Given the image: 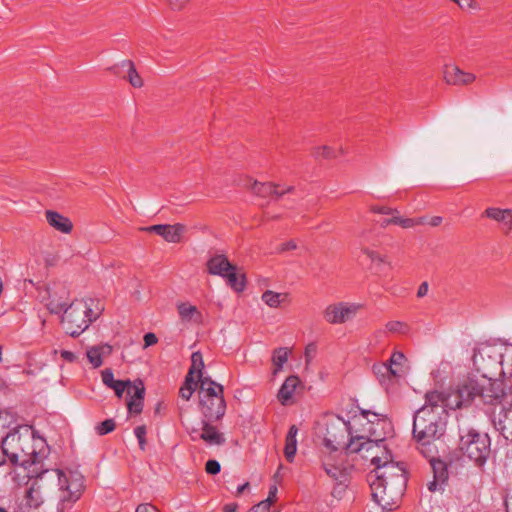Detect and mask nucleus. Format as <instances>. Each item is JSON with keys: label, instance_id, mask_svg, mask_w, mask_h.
<instances>
[{"label": "nucleus", "instance_id": "obj_1", "mask_svg": "<svg viewBox=\"0 0 512 512\" xmlns=\"http://www.w3.org/2000/svg\"><path fill=\"white\" fill-rule=\"evenodd\" d=\"M444 434L445 423L434 411L421 407L414 413L412 437L424 457H432L438 453L435 442Z\"/></svg>", "mask_w": 512, "mask_h": 512}, {"label": "nucleus", "instance_id": "obj_2", "mask_svg": "<svg viewBox=\"0 0 512 512\" xmlns=\"http://www.w3.org/2000/svg\"><path fill=\"white\" fill-rule=\"evenodd\" d=\"M0 451L8 457L13 465L27 467L42 461L41 451L37 452L34 440L28 432L21 434L18 431L8 433L1 437Z\"/></svg>", "mask_w": 512, "mask_h": 512}, {"label": "nucleus", "instance_id": "obj_3", "mask_svg": "<svg viewBox=\"0 0 512 512\" xmlns=\"http://www.w3.org/2000/svg\"><path fill=\"white\" fill-rule=\"evenodd\" d=\"M472 361L482 378H487L488 372L500 365L501 375L512 379V345L506 346L504 352L492 345H481L474 349Z\"/></svg>", "mask_w": 512, "mask_h": 512}, {"label": "nucleus", "instance_id": "obj_4", "mask_svg": "<svg viewBox=\"0 0 512 512\" xmlns=\"http://www.w3.org/2000/svg\"><path fill=\"white\" fill-rule=\"evenodd\" d=\"M90 302L89 304L85 300H74L63 311L61 324L70 336L78 337L99 317L100 312L93 311V301Z\"/></svg>", "mask_w": 512, "mask_h": 512}, {"label": "nucleus", "instance_id": "obj_5", "mask_svg": "<svg viewBox=\"0 0 512 512\" xmlns=\"http://www.w3.org/2000/svg\"><path fill=\"white\" fill-rule=\"evenodd\" d=\"M458 448L478 468H483L491 453V439L487 433L467 429L460 432Z\"/></svg>", "mask_w": 512, "mask_h": 512}, {"label": "nucleus", "instance_id": "obj_6", "mask_svg": "<svg viewBox=\"0 0 512 512\" xmlns=\"http://www.w3.org/2000/svg\"><path fill=\"white\" fill-rule=\"evenodd\" d=\"M53 472L58 478L59 490L61 492L57 512H65L80 499L85 489L84 477L81 473L72 470L64 472L56 469Z\"/></svg>", "mask_w": 512, "mask_h": 512}, {"label": "nucleus", "instance_id": "obj_7", "mask_svg": "<svg viewBox=\"0 0 512 512\" xmlns=\"http://www.w3.org/2000/svg\"><path fill=\"white\" fill-rule=\"evenodd\" d=\"M323 445L327 453L334 454L341 449L347 450V444L351 436L350 423L339 416H332L325 420Z\"/></svg>", "mask_w": 512, "mask_h": 512}, {"label": "nucleus", "instance_id": "obj_8", "mask_svg": "<svg viewBox=\"0 0 512 512\" xmlns=\"http://www.w3.org/2000/svg\"><path fill=\"white\" fill-rule=\"evenodd\" d=\"M372 464L375 469L369 474L370 482L394 485L400 491L407 486V473L404 466L394 461H385L379 456H372Z\"/></svg>", "mask_w": 512, "mask_h": 512}, {"label": "nucleus", "instance_id": "obj_9", "mask_svg": "<svg viewBox=\"0 0 512 512\" xmlns=\"http://www.w3.org/2000/svg\"><path fill=\"white\" fill-rule=\"evenodd\" d=\"M510 384L506 383L504 379H492L491 377L483 378V392L481 393V401L484 405L493 408H499L503 405L508 406L512 399V379H509Z\"/></svg>", "mask_w": 512, "mask_h": 512}, {"label": "nucleus", "instance_id": "obj_10", "mask_svg": "<svg viewBox=\"0 0 512 512\" xmlns=\"http://www.w3.org/2000/svg\"><path fill=\"white\" fill-rule=\"evenodd\" d=\"M483 392V379L480 380L474 375H468L457 385L454 396V408L467 407L472 404L475 398L481 399Z\"/></svg>", "mask_w": 512, "mask_h": 512}, {"label": "nucleus", "instance_id": "obj_11", "mask_svg": "<svg viewBox=\"0 0 512 512\" xmlns=\"http://www.w3.org/2000/svg\"><path fill=\"white\" fill-rule=\"evenodd\" d=\"M372 491V499L377 503L383 511H393L399 506L404 495L406 487L396 490L394 485L382 484L380 482H370Z\"/></svg>", "mask_w": 512, "mask_h": 512}, {"label": "nucleus", "instance_id": "obj_12", "mask_svg": "<svg viewBox=\"0 0 512 512\" xmlns=\"http://www.w3.org/2000/svg\"><path fill=\"white\" fill-rule=\"evenodd\" d=\"M491 422L494 428L504 437L512 442V399L508 406L503 405L498 411H489Z\"/></svg>", "mask_w": 512, "mask_h": 512}, {"label": "nucleus", "instance_id": "obj_13", "mask_svg": "<svg viewBox=\"0 0 512 512\" xmlns=\"http://www.w3.org/2000/svg\"><path fill=\"white\" fill-rule=\"evenodd\" d=\"M48 295L46 306L53 314L62 313L67 307L69 299V290L66 285L61 282H54L46 288Z\"/></svg>", "mask_w": 512, "mask_h": 512}, {"label": "nucleus", "instance_id": "obj_14", "mask_svg": "<svg viewBox=\"0 0 512 512\" xmlns=\"http://www.w3.org/2000/svg\"><path fill=\"white\" fill-rule=\"evenodd\" d=\"M360 308L361 305L339 302L327 306L323 317L330 324H341L354 317Z\"/></svg>", "mask_w": 512, "mask_h": 512}, {"label": "nucleus", "instance_id": "obj_15", "mask_svg": "<svg viewBox=\"0 0 512 512\" xmlns=\"http://www.w3.org/2000/svg\"><path fill=\"white\" fill-rule=\"evenodd\" d=\"M381 447L385 448L384 439L372 440L364 436H356L351 437L349 439V442L347 444V452L359 453L365 451L367 454L364 455L363 457H370V459L372 460V456H378L376 453H374V450L380 449Z\"/></svg>", "mask_w": 512, "mask_h": 512}, {"label": "nucleus", "instance_id": "obj_16", "mask_svg": "<svg viewBox=\"0 0 512 512\" xmlns=\"http://www.w3.org/2000/svg\"><path fill=\"white\" fill-rule=\"evenodd\" d=\"M199 406L202 417L208 420H221L226 412L224 397L215 400H212V398L199 399Z\"/></svg>", "mask_w": 512, "mask_h": 512}, {"label": "nucleus", "instance_id": "obj_17", "mask_svg": "<svg viewBox=\"0 0 512 512\" xmlns=\"http://www.w3.org/2000/svg\"><path fill=\"white\" fill-rule=\"evenodd\" d=\"M482 218L494 220L499 224L500 230L508 235L512 231V209L488 207L481 214Z\"/></svg>", "mask_w": 512, "mask_h": 512}, {"label": "nucleus", "instance_id": "obj_18", "mask_svg": "<svg viewBox=\"0 0 512 512\" xmlns=\"http://www.w3.org/2000/svg\"><path fill=\"white\" fill-rule=\"evenodd\" d=\"M322 466L327 475L336 481L337 484L345 485L348 482L349 474L347 469L334 462L333 454L324 452Z\"/></svg>", "mask_w": 512, "mask_h": 512}, {"label": "nucleus", "instance_id": "obj_19", "mask_svg": "<svg viewBox=\"0 0 512 512\" xmlns=\"http://www.w3.org/2000/svg\"><path fill=\"white\" fill-rule=\"evenodd\" d=\"M404 361V354L401 352H395L390 357L388 364L374 365L373 370L376 375H381V377L389 375L393 378H398L403 373L401 367Z\"/></svg>", "mask_w": 512, "mask_h": 512}, {"label": "nucleus", "instance_id": "obj_20", "mask_svg": "<svg viewBox=\"0 0 512 512\" xmlns=\"http://www.w3.org/2000/svg\"><path fill=\"white\" fill-rule=\"evenodd\" d=\"M48 470L42 471L40 474H37L36 478L30 483L28 489L25 493V503L29 508L37 509L44 503V496L42 493V485L40 480L44 473H47Z\"/></svg>", "mask_w": 512, "mask_h": 512}, {"label": "nucleus", "instance_id": "obj_21", "mask_svg": "<svg viewBox=\"0 0 512 512\" xmlns=\"http://www.w3.org/2000/svg\"><path fill=\"white\" fill-rule=\"evenodd\" d=\"M217 420H208L206 418H202V430L201 433H198L199 439L203 440L209 445H223L226 441L224 434L221 433L216 426L212 423Z\"/></svg>", "mask_w": 512, "mask_h": 512}, {"label": "nucleus", "instance_id": "obj_22", "mask_svg": "<svg viewBox=\"0 0 512 512\" xmlns=\"http://www.w3.org/2000/svg\"><path fill=\"white\" fill-rule=\"evenodd\" d=\"M476 76L472 73L462 71L454 65H447L444 69V80L449 85H468L475 81Z\"/></svg>", "mask_w": 512, "mask_h": 512}, {"label": "nucleus", "instance_id": "obj_23", "mask_svg": "<svg viewBox=\"0 0 512 512\" xmlns=\"http://www.w3.org/2000/svg\"><path fill=\"white\" fill-rule=\"evenodd\" d=\"M133 390L127 401V408L130 414H140L144 406L145 386L141 379L133 381Z\"/></svg>", "mask_w": 512, "mask_h": 512}, {"label": "nucleus", "instance_id": "obj_24", "mask_svg": "<svg viewBox=\"0 0 512 512\" xmlns=\"http://www.w3.org/2000/svg\"><path fill=\"white\" fill-rule=\"evenodd\" d=\"M197 382L199 383V399L212 398V400H215L216 398L224 397L223 386L212 380L210 377H203L197 380Z\"/></svg>", "mask_w": 512, "mask_h": 512}, {"label": "nucleus", "instance_id": "obj_25", "mask_svg": "<svg viewBox=\"0 0 512 512\" xmlns=\"http://www.w3.org/2000/svg\"><path fill=\"white\" fill-rule=\"evenodd\" d=\"M206 265L209 274L221 276L222 278L231 270L235 269V265L223 254L214 255L207 261Z\"/></svg>", "mask_w": 512, "mask_h": 512}, {"label": "nucleus", "instance_id": "obj_26", "mask_svg": "<svg viewBox=\"0 0 512 512\" xmlns=\"http://www.w3.org/2000/svg\"><path fill=\"white\" fill-rule=\"evenodd\" d=\"M452 396L437 390L429 391L425 394V405L423 407H427L432 411L437 407H442L443 409L454 408V401H451Z\"/></svg>", "mask_w": 512, "mask_h": 512}, {"label": "nucleus", "instance_id": "obj_27", "mask_svg": "<svg viewBox=\"0 0 512 512\" xmlns=\"http://www.w3.org/2000/svg\"><path fill=\"white\" fill-rule=\"evenodd\" d=\"M120 68H127V75L123 76L134 88H141L143 86L142 77L138 74L136 67L131 60H124L119 65L110 67L109 70L115 75H120Z\"/></svg>", "mask_w": 512, "mask_h": 512}, {"label": "nucleus", "instance_id": "obj_28", "mask_svg": "<svg viewBox=\"0 0 512 512\" xmlns=\"http://www.w3.org/2000/svg\"><path fill=\"white\" fill-rule=\"evenodd\" d=\"M45 216L48 224L58 231L69 234L73 230V223L68 217L52 210H47Z\"/></svg>", "mask_w": 512, "mask_h": 512}, {"label": "nucleus", "instance_id": "obj_29", "mask_svg": "<svg viewBox=\"0 0 512 512\" xmlns=\"http://www.w3.org/2000/svg\"><path fill=\"white\" fill-rule=\"evenodd\" d=\"M300 384V379L298 376L291 375L286 378L282 386L278 391V400L282 405H288L289 401L292 399V396Z\"/></svg>", "mask_w": 512, "mask_h": 512}, {"label": "nucleus", "instance_id": "obj_30", "mask_svg": "<svg viewBox=\"0 0 512 512\" xmlns=\"http://www.w3.org/2000/svg\"><path fill=\"white\" fill-rule=\"evenodd\" d=\"M227 285L235 292H242L246 288V275L241 268L235 265V269L231 270L224 277Z\"/></svg>", "mask_w": 512, "mask_h": 512}, {"label": "nucleus", "instance_id": "obj_31", "mask_svg": "<svg viewBox=\"0 0 512 512\" xmlns=\"http://www.w3.org/2000/svg\"><path fill=\"white\" fill-rule=\"evenodd\" d=\"M186 231L187 227L182 223L173 225L165 224V231L163 232L162 238L169 243H180Z\"/></svg>", "mask_w": 512, "mask_h": 512}, {"label": "nucleus", "instance_id": "obj_32", "mask_svg": "<svg viewBox=\"0 0 512 512\" xmlns=\"http://www.w3.org/2000/svg\"><path fill=\"white\" fill-rule=\"evenodd\" d=\"M298 428L296 425L290 426L285 439L284 455L288 462H293L296 451H297V440L296 436Z\"/></svg>", "mask_w": 512, "mask_h": 512}, {"label": "nucleus", "instance_id": "obj_33", "mask_svg": "<svg viewBox=\"0 0 512 512\" xmlns=\"http://www.w3.org/2000/svg\"><path fill=\"white\" fill-rule=\"evenodd\" d=\"M433 455L432 457H426L429 459L430 466L433 471V477L446 483L448 481V467L445 461L438 459Z\"/></svg>", "mask_w": 512, "mask_h": 512}, {"label": "nucleus", "instance_id": "obj_34", "mask_svg": "<svg viewBox=\"0 0 512 512\" xmlns=\"http://www.w3.org/2000/svg\"><path fill=\"white\" fill-rule=\"evenodd\" d=\"M177 309L182 320H193L195 322H199L201 320L202 315L198 311L197 307L194 305H191L189 303H180L177 306Z\"/></svg>", "mask_w": 512, "mask_h": 512}, {"label": "nucleus", "instance_id": "obj_35", "mask_svg": "<svg viewBox=\"0 0 512 512\" xmlns=\"http://www.w3.org/2000/svg\"><path fill=\"white\" fill-rule=\"evenodd\" d=\"M276 187H279V185L272 182L255 181L251 187V190L255 195L266 198L271 197L273 193H276Z\"/></svg>", "mask_w": 512, "mask_h": 512}, {"label": "nucleus", "instance_id": "obj_36", "mask_svg": "<svg viewBox=\"0 0 512 512\" xmlns=\"http://www.w3.org/2000/svg\"><path fill=\"white\" fill-rule=\"evenodd\" d=\"M204 368L203 357L200 351L193 352L191 355V367L187 373V377H194L197 374L198 380L203 378L202 370Z\"/></svg>", "mask_w": 512, "mask_h": 512}, {"label": "nucleus", "instance_id": "obj_37", "mask_svg": "<svg viewBox=\"0 0 512 512\" xmlns=\"http://www.w3.org/2000/svg\"><path fill=\"white\" fill-rule=\"evenodd\" d=\"M390 221L393 222V225H399L402 228H412L414 226L424 225L427 223L425 217L404 218L401 216H393L390 218Z\"/></svg>", "mask_w": 512, "mask_h": 512}, {"label": "nucleus", "instance_id": "obj_38", "mask_svg": "<svg viewBox=\"0 0 512 512\" xmlns=\"http://www.w3.org/2000/svg\"><path fill=\"white\" fill-rule=\"evenodd\" d=\"M104 349H107L108 352H110L111 346L106 345L102 347H92L87 351V358L94 368H98L102 365V354Z\"/></svg>", "mask_w": 512, "mask_h": 512}, {"label": "nucleus", "instance_id": "obj_39", "mask_svg": "<svg viewBox=\"0 0 512 512\" xmlns=\"http://www.w3.org/2000/svg\"><path fill=\"white\" fill-rule=\"evenodd\" d=\"M290 351L288 348H277L273 352V365L275 366V373L282 369L284 363L287 361Z\"/></svg>", "mask_w": 512, "mask_h": 512}, {"label": "nucleus", "instance_id": "obj_40", "mask_svg": "<svg viewBox=\"0 0 512 512\" xmlns=\"http://www.w3.org/2000/svg\"><path fill=\"white\" fill-rule=\"evenodd\" d=\"M198 387V382L194 380V377H185V382L179 390V395L185 400H189Z\"/></svg>", "mask_w": 512, "mask_h": 512}, {"label": "nucleus", "instance_id": "obj_41", "mask_svg": "<svg viewBox=\"0 0 512 512\" xmlns=\"http://www.w3.org/2000/svg\"><path fill=\"white\" fill-rule=\"evenodd\" d=\"M281 293H277L271 290H267L262 294V300L267 304L269 307L276 308L281 303Z\"/></svg>", "mask_w": 512, "mask_h": 512}, {"label": "nucleus", "instance_id": "obj_42", "mask_svg": "<svg viewBox=\"0 0 512 512\" xmlns=\"http://www.w3.org/2000/svg\"><path fill=\"white\" fill-rule=\"evenodd\" d=\"M132 386H133V382H131L130 380H126V381L118 380L117 382L114 383V385L111 387V389H113L115 391V394L118 398H121L126 389H127V394L131 395L132 390H133Z\"/></svg>", "mask_w": 512, "mask_h": 512}, {"label": "nucleus", "instance_id": "obj_43", "mask_svg": "<svg viewBox=\"0 0 512 512\" xmlns=\"http://www.w3.org/2000/svg\"><path fill=\"white\" fill-rule=\"evenodd\" d=\"M115 428V421L113 419H106L95 427V431L98 435L103 436L108 433H111L112 431L115 430Z\"/></svg>", "mask_w": 512, "mask_h": 512}, {"label": "nucleus", "instance_id": "obj_44", "mask_svg": "<svg viewBox=\"0 0 512 512\" xmlns=\"http://www.w3.org/2000/svg\"><path fill=\"white\" fill-rule=\"evenodd\" d=\"M361 252L367 256V258L373 262V263H377V264H383L385 263V257L382 256L381 254H379L377 251L375 250H372L370 248H367V247H363L361 248Z\"/></svg>", "mask_w": 512, "mask_h": 512}, {"label": "nucleus", "instance_id": "obj_45", "mask_svg": "<svg viewBox=\"0 0 512 512\" xmlns=\"http://www.w3.org/2000/svg\"><path fill=\"white\" fill-rule=\"evenodd\" d=\"M134 433H135V436L138 440V443H139V447L141 450H145V446H146V434H147V429H146V426L145 425H140V426H137L135 429H134Z\"/></svg>", "mask_w": 512, "mask_h": 512}, {"label": "nucleus", "instance_id": "obj_46", "mask_svg": "<svg viewBox=\"0 0 512 512\" xmlns=\"http://www.w3.org/2000/svg\"><path fill=\"white\" fill-rule=\"evenodd\" d=\"M386 329L392 333H405L408 330V325L401 321H389L386 324Z\"/></svg>", "mask_w": 512, "mask_h": 512}, {"label": "nucleus", "instance_id": "obj_47", "mask_svg": "<svg viewBox=\"0 0 512 512\" xmlns=\"http://www.w3.org/2000/svg\"><path fill=\"white\" fill-rule=\"evenodd\" d=\"M101 376L103 383L109 388H111L114 385V383L118 381L114 379L113 371L110 368H106L105 370H103Z\"/></svg>", "mask_w": 512, "mask_h": 512}, {"label": "nucleus", "instance_id": "obj_48", "mask_svg": "<svg viewBox=\"0 0 512 512\" xmlns=\"http://www.w3.org/2000/svg\"><path fill=\"white\" fill-rule=\"evenodd\" d=\"M205 470L210 475H216L221 470L220 463L217 460L210 459L205 464Z\"/></svg>", "mask_w": 512, "mask_h": 512}, {"label": "nucleus", "instance_id": "obj_49", "mask_svg": "<svg viewBox=\"0 0 512 512\" xmlns=\"http://www.w3.org/2000/svg\"><path fill=\"white\" fill-rule=\"evenodd\" d=\"M313 154L315 157L332 158L334 157L333 150L328 146L317 147L314 149Z\"/></svg>", "mask_w": 512, "mask_h": 512}, {"label": "nucleus", "instance_id": "obj_50", "mask_svg": "<svg viewBox=\"0 0 512 512\" xmlns=\"http://www.w3.org/2000/svg\"><path fill=\"white\" fill-rule=\"evenodd\" d=\"M141 231L148 232V233H155L159 236H163V232L165 231V224H156L146 227H141Z\"/></svg>", "mask_w": 512, "mask_h": 512}, {"label": "nucleus", "instance_id": "obj_51", "mask_svg": "<svg viewBox=\"0 0 512 512\" xmlns=\"http://www.w3.org/2000/svg\"><path fill=\"white\" fill-rule=\"evenodd\" d=\"M456 4L461 9H472V10L479 9V5L476 2V0H456Z\"/></svg>", "mask_w": 512, "mask_h": 512}, {"label": "nucleus", "instance_id": "obj_52", "mask_svg": "<svg viewBox=\"0 0 512 512\" xmlns=\"http://www.w3.org/2000/svg\"><path fill=\"white\" fill-rule=\"evenodd\" d=\"M446 483L441 482L433 477V480L428 482L427 488L430 492L443 491Z\"/></svg>", "mask_w": 512, "mask_h": 512}, {"label": "nucleus", "instance_id": "obj_53", "mask_svg": "<svg viewBox=\"0 0 512 512\" xmlns=\"http://www.w3.org/2000/svg\"><path fill=\"white\" fill-rule=\"evenodd\" d=\"M317 352V345L315 343H309L305 348L306 362L309 363Z\"/></svg>", "mask_w": 512, "mask_h": 512}, {"label": "nucleus", "instance_id": "obj_54", "mask_svg": "<svg viewBox=\"0 0 512 512\" xmlns=\"http://www.w3.org/2000/svg\"><path fill=\"white\" fill-rule=\"evenodd\" d=\"M372 212L374 213H377V214H385V215H389V214H394V213H398V211L396 209H392L390 207H387V206H373L371 208Z\"/></svg>", "mask_w": 512, "mask_h": 512}, {"label": "nucleus", "instance_id": "obj_55", "mask_svg": "<svg viewBox=\"0 0 512 512\" xmlns=\"http://www.w3.org/2000/svg\"><path fill=\"white\" fill-rule=\"evenodd\" d=\"M143 339L145 347L155 345L158 342L157 336L152 332L146 333Z\"/></svg>", "mask_w": 512, "mask_h": 512}, {"label": "nucleus", "instance_id": "obj_56", "mask_svg": "<svg viewBox=\"0 0 512 512\" xmlns=\"http://www.w3.org/2000/svg\"><path fill=\"white\" fill-rule=\"evenodd\" d=\"M135 512H159V510L150 503H143L138 505Z\"/></svg>", "mask_w": 512, "mask_h": 512}, {"label": "nucleus", "instance_id": "obj_57", "mask_svg": "<svg viewBox=\"0 0 512 512\" xmlns=\"http://www.w3.org/2000/svg\"><path fill=\"white\" fill-rule=\"evenodd\" d=\"M297 248V244L294 240L287 241L281 244L278 248V252L282 253L285 251L295 250Z\"/></svg>", "mask_w": 512, "mask_h": 512}, {"label": "nucleus", "instance_id": "obj_58", "mask_svg": "<svg viewBox=\"0 0 512 512\" xmlns=\"http://www.w3.org/2000/svg\"><path fill=\"white\" fill-rule=\"evenodd\" d=\"M61 358L69 363H73L77 360L76 354L68 350L61 351Z\"/></svg>", "mask_w": 512, "mask_h": 512}, {"label": "nucleus", "instance_id": "obj_59", "mask_svg": "<svg viewBox=\"0 0 512 512\" xmlns=\"http://www.w3.org/2000/svg\"><path fill=\"white\" fill-rule=\"evenodd\" d=\"M188 3V0H169V5L173 10H181Z\"/></svg>", "mask_w": 512, "mask_h": 512}, {"label": "nucleus", "instance_id": "obj_60", "mask_svg": "<svg viewBox=\"0 0 512 512\" xmlns=\"http://www.w3.org/2000/svg\"><path fill=\"white\" fill-rule=\"evenodd\" d=\"M428 283L427 282H422L420 284V286L418 287V290H417V297L421 298V297H424L427 295L428 293Z\"/></svg>", "mask_w": 512, "mask_h": 512}, {"label": "nucleus", "instance_id": "obj_61", "mask_svg": "<svg viewBox=\"0 0 512 512\" xmlns=\"http://www.w3.org/2000/svg\"><path fill=\"white\" fill-rule=\"evenodd\" d=\"M277 491H278V489H277L276 485H272L269 488V494H268V497L266 500H270L271 504H273L276 501Z\"/></svg>", "mask_w": 512, "mask_h": 512}, {"label": "nucleus", "instance_id": "obj_62", "mask_svg": "<svg viewBox=\"0 0 512 512\" xmlns=\"http://www.w3.org/2000/svg\"><path fill=\"white\" fill-rule=\"evenodd\" d=\"M504 505H505V508H506V512H512V493L508 494L505 497Z\"/></svg>", "mask_w": 512, "mask_h": 512}, {"label": "nucleus", "instance_id": "obj_63", "mask_svg": "<svg viewBox=\"0 0 512 512\" xmlns=\"http://www.w3.org/2000/svg\"><path fill=\"white\" fill-rule=\"evenodd\" d=\"M442 217L441 216H433L432 218H430V220L428 221V224L432 227H437L439 226L441 223H442Z\"/></svg>", "mask_w": 512, "mask_h": 512}, {"label": "nucleus", "instance_id": "obj_64", "mask_svg": "<svg viewBox=\"0 0 512 512\" xmlns=\"http://www.w3.org/2000/svg\"><path fill=\"white\" fill-rule=\"evenodd\" d=\"M237 504L236 503H232V504H226L224 507H223V512H236L237 510Z\"/></svg>", "mask_w": 512, "mask_h": 512}]
</instances>
